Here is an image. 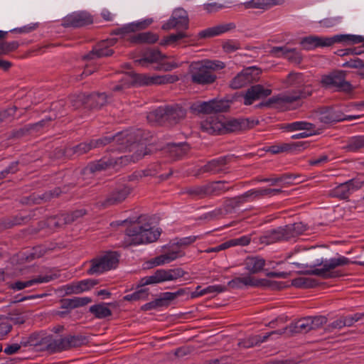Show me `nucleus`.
<instances>
[{
  "label": "nucleus",
  "instance_id": "obj_1",
  "mask_svg": "<svg viewBox=\"0 0 364 364\" xmlns=\"http://www.w3.org/2000/svg\"><path fill=\"white\" fill-rule=\"evenodd\" d=\"M142 216L136 220L126 219L120 224L129 223L125 230L124 244L125 246L139 245L156 241L161 235L159 229H154L149 223H142Z\"/></svg>",
  "mask_w": 364,
  "mask_h": 364
},
{
  "label": "nucleus",
  "instance_id": "obj_2",
  "mask_svg": "<svg viewBox=\"0 0 364 364\" xmlns=\"http://www.w3.org/2000/svg\"><path fill=\"white\" fill-rule=\"evenodd\" d=\"M111 141L118 144L119 150L125 151L129 149L130 151H134L132 156H121L114 159V161H117L115 168L121 167L128 164L130 161H136L140 159L146 153L143 152L144 144L137 142L136 134L130 131L118 132L117 134L110 136Z\"/></svg>",
  "mask_w": 364,
  "mask_h": 364
},
{
  "label": "nucleus",
  "instance_id": "obj_3",
  "mask_svg": "<svg viewBox=\"0 0 364 364\" xmlns=\"http://www.w3.org/2000/svg\"><path fill=\"white\" fill-rule=\"evenodd\" d=\"M178 80V77L175 75H146L144 74H134L133 75H126L121 80V82L112 87L113 91H120L129 87L134 82L139 83L140 85H162L167 83H173Z\"/></svg>",
  "mask_w": 364,
  "mask_h": 364
},
{
  "label": "nucleus",
  "instance_id": "obj_4",
  "mask_svg": "<svg viewBox=\"0 0 364 364\" xmlns=\"http://www.w3.org/2000/svg\"><path fill=\"white\" fill-rule=\"evenodd\" d=\"M352 262L364 266V262H351L348 257L340 255L338 257L322 260L321 263L317 264L318 267H314L309 273L323 279L336 278L342 275L339 272L334 271L336 267L348 265Z\"/></svg>",
  "mask_w": 364,
  "mask_h": 364
},
{
  "label": "nucleus",
  "instance_id": "obj_5",
  "mask_svg": "<svg viewBox=\"0 0 364 364\" xmlns=\"http://www.w3.org/2000/svg\"><path fill=\"white\" fill-rule=\"evenodd\" d=\"M313 90L311 85H305L301 90H292L279 94L277 97L270 98L267 105L269 103H277L279 105H286L289 109H294L300 105L299 100L306 98L312 95Z\"/></svg>",
  "mask_w": 364,
  "mask_h": 364
},
{
  "label": "nucleus",
  "instance_id": "obj_6",
  "mask_svg": "<svg viewBox=\"0 0 364 364\" xmlns=\"http://www.w3.org/2000/svg\"><path fill=\"white\" fill-rule=\"evenodd\" d=\"M187 274L182 268L174 269H159L149 276L144 277L140 279V286L155 284L166 282L176 281L184 277Z\"/></svg>",
  "mask_w": 364,
  "mask_h": 364
},
{
  "label": "nucleus",
  "instance_id": "obj_7",
  "mask_svg": "<svg viewBox=\"0 0 364 364\" xmlns=\"http://www.w3.org/2000/svg\"><path fill=\"white\" fill-rule=\"evenodd\" d=\"M188 77L192 83L207 85L213 83L217 77L212 71L200 62H195L191 64L188 70Z\"/></svg>",
  "mask_w": 364,
  "mask_h": 364
},
{
  "label": "nucleus",
  "instance_id": "obj_8",
  "mask_svg": "<svg viewBox=\"0 0 364 364\" xmlns=\"http://www.w3.org/2000/svg\"><path fill=\"white\" fill-rule=\"evenodd\" d=\"M321 83L323 87L336 91L350 92L353 88L351 84L346 81L343 71H333L322 76Z\"/></svg>",
  "mask_w": 364,
  "mask_h": 364
},
{
  "label": "nucleus",
  "instance_id": "obj_9",
  "mask_svg": "<svg viewBox=\"0 0 364 364\" xmlns=\"http://www.w3.org/2000/svg\"><path fill=\"white\" fill-rule=\"evenodd\" d=\"M230 107L229 101L225 100H211L206 102H198L191 106V109L202 114H213L228 111Z\"/></svg>",
  "mask_w": 364,
  "mask_h": 364
},
{
  "label": "nucleus",
  "instance_id": "obj_10",
  "mask_svg": "<svg viewBox=\"0 0 364 364\" xmlns=\"http://www.w3.org/2000/svg\"><path fill=\"white\" fill-rule=\"evenodd\" d=\"M189 25V18L187 11L183 8L175 9L169 19L165 22L161 28L168 31L173 28L176 29H188Z\"/></svg>",
  "mask_w": 364,
  "mask_h": 364
},
{
  "label": "nucleus",
  "instance_id": "obj_11",
  "mask_svg": "<svg viewBox=\"0 0 364 364\" xmlns=\"http://www.w3.org/2000/svg\"><path fill=\"white\" fill-rule=\"evenodd\" d=\"M363 181L356 178L341 183L331 191L330 195L333 197L342 199L348 198L353 193L361 188Z\"/></svg>",
  "mask_w": 364,
  "mask_h": 364
},
{
  "label": "nucleus",
  "instance_id": "obj_12",
  "mask_svg": "<svg viewBox=\"0 0 364 364\" xmlns=\"http://www.w3.org/2000/svg\"><path fill=\"white\" fill-rule=\"evenodd\" d=\"M131 192L132 188L129 186H119L107 195L106 198L101 201V205L103 208H108L118 205L119 203H122Z\"/></svg>",
  "mask_w": 364,
  "mask_h": 364
},
{
  "label": "nucleus",
  "instance_id": "obj_13",
  "mask_svg": "<svg viewBox=\"0 0 364 364\" xmlns=\"http://www.w3.org/2000/svg\"><path fill=\"white\" fill-rule=\"evenodd\" d=\"M29 341L33 346H40L42 350H46L50 352L61 351L60 346V338L58 339L53 338L51 335H35L30 336Z\"/></svg>",
  "mask_w": 364,
  "mask_h": 364
},
{
  "label": "nucleus",
  "instance_id": "obj_14",
  "mask_svg": "<svg viewBox=\"0 0 364 364\" xmlns=\"http://www.w3.org/2000/svg\"><path fill=\"white\" fill-rule=\"evenodd\" d=\"M109 142H111V137L108 136H105L96 140H90L89 142L80 143L72 148L68 149L66 154H70L73 153V154L80 156L88 152L94 148L105 146Z\"/></svg>",
  "mask_w": 364,
  "mask_h": 364
},
{
  "label": "nucleus",
  "instance_id": "obj_15",
  "mask_svg": "<svg viewBox=\"0 0 364 364\" xmlns=\"http://www.w3.org/2000/svg\"><path fill=\"white\" fill-rule=\"evenodd\" d=\"M259 74L257 68L249 67L242 70L230 82V86L232 89H240L252 82L255 80V75Z\"/></svg>",
  "mask_w": 364,
  "mask_h": 364
},
{
  "label": "nucleus",
  "instance_id": "obj_16",
  "mask_svg": "<svg viewBox=\"0 0 364 364\" xmlns=\"http://www.w3.org/2000/svg\"><path fill=\"white\" fill-rule=\"evenodd\" d=\"M92 23V18L85 11L73 12L66 16L63 22L65 27H81Z\"/></svg>",
  "mask_w": 364,
  "mask_h": 364
},
{
  "label": "nucleus",
  "instance_id": "obj_17",
  "mask_svg": "<svg viewBox=\"0 0 364 364\" xmlns=\"http://www.w3.org/2000/svg\"><path fill=\"white\" fill-rule=\"evenodd\" d=\"M271 53L276 57L284 58L289 62L299 64L302 60V55L296 48H289L286 46H275L271 50Z\"/></svg>",
  "mask_w": 364,
  "mask_h": 364
},
{
  "label": "nucleus",
  "instance_id": "obj_18",
  "mask_svg": "<svg viewBox=\"0 0 364 364\" xmlns=\"http://www.w3.org/2000/svg\"><path fill=\"white\" fill-rule=\"evenodd\" d=\"M258 122L255 123L253 120L250 121L248 119H233L230 120L223 119L224 128L223 129V134L249 129L252 128Z\"/></svg>",
  "mask_w": 364,
  "mask_h": 364
},
{
  "label": "nucleus",
  "instance_id": "obj_19",
  "mask_svg": "<svg viewBox=\"0 0 364 364\" xmlns=\"http://www.w3.org/2000/svg\"><path fill=\"white\" fill-rule=\"evenodd\" d=\"M201 129L210 134H222L224 128L223 119L218 116H210L201 122Z\"/></svg>",
  "mask_w": 364,
  "mask_h": 364
},
{
  "label": "nucleus",
  "instance_id": "obj_20",
  "mask_svg": "<svg viewBox=\"0 0 364 364\" xmlns=\"http://www.w3.org/2000/svg\"><path fill=\"white\" fill-rule=\"evenodd\" d=\"M301 46L305 50H312L318 47H328L333 44L332 37H321L317 36H309L303 38L300 41Z\"/></svg>",
  "mask_w": 364,
  "mask_h": 364
},
{
  "label": "nucleus",
  "instance_id": "obj_21",
  "mask_svg": "<svg viewBox=\"0 0 364 364\" xmlns=\"http://www.w3.org/2000/svg\"><path fill=\"white\" fill-rule=\"evenodd\" d=\"M271 93L272 90L270 89L264 88L261 85H253L246 91L244 95V104L250 105L255 101L266 97L270 95Z\"/></svg>",
  "mask_w": 364,
  "mask_h": 364
},
{
  "label": "nucleus",
  "instance_id": "obj_22",
  "mask_svg": "<svg viewBox=\"0 0 364 364\" xmlns=\"http://www.w3.org/2000/svg\"><path fill=\"white\" fill-rule=\"evenodd\" d=\"M263 284V280L247 274L243 277H236L229 281L228 286L232 289H242L245 287H259Z\"/></svg>",
  "mask_w": 364,
  "mask_h": 364
},
{
  "label": "nucleus",
  "instance_id": "obj_23",
  "mask_svg": "<svg viewBox=\"0 0 364 364\" xmlns=\"http://www.w3.org/2000/svg\"><path fill=\"white\" fill-rule=\"evenodd\" d=\"M316 117L321 122L330 124L343 121V114L333 108L326 107L317 111Z\"/></svg>",
  "mask_w": 364,
  "mask_h": 364
},
{
  "label": "nucleus",
  "instance_id": "obj_24",
  "mask_svg": "<svg viewBox=\"0 0 364 364\" xmlns=\"http://www.w3.org/2000/svg\"><path fill=\"white\" fill-rule=\"evenodd\" d=\"M185 255V252L179 249L169 250L168 252H164L154 258H153L150 263L153 267L156 266H162L171 262L177 259L178 258H181Z\"/></svg>",
  "mask_w": 364,
  "mask_h": 364
},
{
  "label": "nucleus",
  "instance_id": "obj_25",
  "mask_svg": "<svg viewBox=\"0 0 364 364\" xmlns=\"http://www.w3.org/2000/svg\"><path fill=\"white\" fill-rule=\"evenodd\" d=\"M59 274L57 273H53L50 274H46V275H40L37 277L35 279L28 280L26 282H16L15 283H13L10 284V288L14 290H21L24 288L31 287L33 284H41V283H47L50 281L54 280L57 278H58Z\"/></svg>",
  "mask_w": 364,
  "mask_h": 364
},
{
  "label": "nucleus",
  "instance_id": "obj_26",
  "mask_svg": "<svg viewBox=\"0 0 364 364\" xmlns=\"http://www.w3.org/2000/svg\"><path fill=\"white\" fill-rule=\"evenodd\" d=\"M114 43L115 41L113 39L101 42L92 49L86 58L93 59L95 58H102L112 55L114 51L112 49L109 48V46L114 45Z\"/></svg>",
  "mask_w": 364,
  "mask_h": 364
},
{
  "label": "nucleus",
  "instance_id": "obj_27",
  "mask_svg": "<svg viewBox=\"0 0 364 364\" xmlns=\"http://www.w3.org/2000/svg\"><path fill=\"white\" fill-rule=\"evenodd\" d=\"M310 318L309 317L304 318L296 321V322L291 323L290 325L287 326L282 331H277V335H281L286 331H289L291 334L295 333H306L311 331L310 328Z\"/></svg>",
  "mask_w": 364,
  "mask_h": 364
},
{
  "label": "nucleus",
  "instance_id": "obj_28",
  "mask_svg": "<svg viewBox=\"0 0 364 364\" xmlns=\"http://www.w3.org/2000/svg\"><path fill=\"white\" fill-rule=\"evenodd\" d=\"M227 163L228 159L225 156L214 159L202 166L200 171L212 174L219 173L225 170Z\"/></svg>",
  "mask_w": 364,
  "mask_h": 364
},
{
  "label": "nucleus",
  "instance_id": "obj_29",
  "mask_svg": "<svg viewBox=\"0 0 364 364\" xmlns=\"http://www.w3.org/2000/svg\"><path fill=\"white\" fill-rule=\"evenodd\" d=\"M234 28H235V24L234 23L220 24L201 31L200 32H199L198 36L200 38H211L221 35Z\"/></svg>",
  "mask_w": 364,
  "mask_h": 364
},
{
  "label": "nucleus",
  "instance_id": "obj_30",
  "mask_svg": "<svg viewBox=\"0 0 364 364\" xmlns=\"http://www.w3.org/2000/svg\"><path fill=\"white\" fill-rule=\"evenodd\" d=\"M88 342L87 338L82 335L68 336L60 338V346L62 350H68L71 348H76L86 344Z\"/></svg>",
  "mask_w": 364,
  "mask_h": 364
},
{
  "label": "nucleus",
  "instance_id": "obj_31",
  "mask_svg": "<svg viewBox=\"0 0 364 364\" xmlns=\"http://www.w3.org/2000/svg\"><path fill=\"white\" fill-rule=\"evenodd\" d=\"M285 87H294L295 90H301L306 84L304 75L301 73L291 72L285 79L282 80Z\"/></svg>",
  "mask_w": 364,
  "mask_h": 364
},
{
  "label": "nucleus",
  "instance_id": "obj_32",
  "mask_svg": "<svg viewBox=\"0 0 364 364\" xmlns=\"http://www.w3.org/2000/svg\"><path fill=\"white\" fill-rule=\"evenodd\" d=\"M284 2L283 0H250L242 4L245 9H257L262 10H267L270 8L281 5Z\"/></svg>",
  "mask_w": 364,
  "mask_h": 364
},
{
  "label": "nucleus",
  "instance_id": "obj_33",
  "mask_svg": "<svg viewBox=\"0 0 364 364\" xmlns=\"http://www.w3.org/2000/svg\"><path fill=\"white\" fill-rule=\"evenodd\" d=\"M164 56L156 49L148 50L143 53L142 58L134 60V63L141 67H146L147 64L154 63L163 59Z\"/></svg>",
  "mask_w": 364,
  "mask_h": 364
},
{
  "label": "nucleus",
  "instance_id": "obj_34",
  "mask_svg": "<svg viewBox=\"0 0 364 364\" xmlns=\"http://www.w3.org/2000/svg\"><path fill=\"white\" fill-rule=\"evenodd\" d=\"M278 333V331H273L269 333H267L263 336L262 335H255L252 336L247 338H245V339L240 341L239 342V346L245 348H252L255 346H257L263 342L267 341L269 338H270L272 336H274Z\"/></svg>",
  "mask_w": 364,
  "mask_h": 364
},
{
  "label": "nucleus",
  "instance_id": "obj_35",
  "mask_svg": "<svg viewBox=\"0 0 364 364\" xmlns=\"http://www.w3.org/2000/svg\"><path fill=\"white\" fill-rule=\"evenodd\" d=\"M245 269L250 273L257 274L263 269L265 265V259L260 257H248L245 260Z\"/></svg>",
  "mask_w": 364,
  "mask_h": 364
},
{
  "label": "nucleus",
  "instance_id": "obj_36",
  "mask_svg": "<svg viewBox=\"0 0 364 364\" xmlns=\"http://www.w3.org/2000/svg\"><path fill=\"white\" fill-rule=\"evenodd\" d=\"M152 22L153 20L151 18H147L137 22H132L119 28L117 33L124 35L134 32L137 30L144 29L148 27Z\"/></svg>",
  "mask_w": 364,
  "mask_h": 364
},
{
  "label": "nucleus",
  "instance_id": "obj_37",
  "mask_svg": "<svg viewBox=\"0 0 364 364\" xmlns=\"http://www.w3.org/2000/svg\"><path fill=\"white\" fill-rule=\"evenodd\" d=\"M117 164V161H114V159L103 157L101 159L90 164L87 168L90 172L95 173L96 171H100L109 168H115Z\"/></svg>",
  "mask_w": 364,
  "mask_h": 364
},
{
  "label": "nucleus",
  "instance_id": "obj_38",
  "mask_svg": "<svg viewBox=\"0 0 364 364\" xmlns=\"http://www.w3.org/2000/svg\"><path fill=\"white\" fill-rule=\"evenodd\" d=\"M86 97V106L90 109H100L107 103L105 93H93Z\"/></svg>",
  "mask_w": 364,
  "mask_h": 364
},
{
  "label": "nucleus",
  "instance_id": "obj_39",
  "mask_svg": "<svg viewBox=\"0 0 364 364\" xmlns=\"http://www.w3.org/2000/svg\"><path fill=\"white\" fill-rule=\"evenodd\" d=\"M166 121L170 123H177L186 116L185 110L178 106L166 107Z\"/></svg>",
  "mask_w": 364,
  "mask_h": 364
},
{
  "label": "nucleus",
  "instance_id": "obj_40",
  "mask_svg": "<svg viewBox=\"0 0 364 364\" xmlns=\"http://www.w3.org/2000/svg\"><path fill=\"white\" fill-rule=\"evenodd\" d=\"M159 40V36L151 32H144L132 36L130 42L134 43H154Z\"/></svg>",
  "mask_w": 364,
  "mask_h": 364
},
{
  "label": "nucleus",
  "instance_id": "obj_41",
  "mask_svg": "<svg viewBox=\"0 0 364 364\" xmlns=\"http://www.w3.org/2000/svg\"><path fill=\"white\" fill-rule=\"evenodd\" d=\"M89 311L96 318L103 319L112 315V311L108 307V304L101 303L92 305Z\"/></svg>",
  "mask_w": 364,
  "mask_h": 364
},
{
  "label": "nucleus",
  "instance_id": "obj_42",
  "mask_svg": "<svg viewBox=\"0 0 364 364\" xmlns=\"http://www.w3.org/2000/svg\"><path fill=\"white\" fill-rule=\"evenodd\" d=\"M166 107H159L147 114V120L150 123H162L166 121Z\"/></svg>",
  "mask_w": 364,
  "mask_h": 364
},
{
  "label": "nucleus",
  "instance_id": "obj_43",
  "mask_svg": "<svg viewBox=\"0 0 364 364\" xmlns=\"http://www.w3.org/2000/svg\"><path fill=\"white\" fill-rule=\"evenodd\" d=\"M364 148V135L353 136L348 140L346 149L350 152H356Z\"/></svg>",
  "mask_w": 364,
  "mask_h": 364
},
{
  "label": "nucleus",
  "instance_id": "obj_44",
  "mask_svg": "<svg viewBox=\"0 0 364 364\" xmlns=\"http://www.w3.org/2000/svg\"><path fill=\"white\" fill-rule=\"evenodd\" d=\"M332 40L333 41V44L340 42L352 43L355 44L364 42V37L359 35L343 34L333 36Z\"/></svg>",
  "mask_w": 364,
  "mask_h": 364
},
{
  "label": "nucleus",
  "instance_id": "obj_45",
  "mask_svg": "<svg viewBox=\"0 0 364 364\" xmlns=\"http://www.w3.org/2000/svg\"><path fill=\"white\" fill-rule=\"evenodd\" d=\"M281 241L278 228L264 232L259 237V242L262 244L269 245Z\"/></svg>",
  "mask_w": 364,
  "mask_h": 364
},
{
  "label": "nucleus",
  "instance_id": "obj_46",
  "mask_svg": "<svg viewBox=\"0 0 364 364\" xmlns=\"http://www.w3.org/2000/svg\"><path fill=\"white\" fill-rule=\"evenodd\" d=\"M108 271L101 257L91 260V267L87 270L88 274H99Z\"/></svg>",
  "mask_w": 364,
  "mask_h": 364
},
{
  "label": "nucleus",
  "instance_id": "obj_47",
  "mask_svg": "<svg viewBox=\"0 0 364 364\" xmlns=\"http://www.w3.org/2000/svg\"><path fill=\"white\" fill-rule=\"evenodd\" d=\"M186 193L196 198H202L206 196H210L209 195V190H208V184L200 186H193L188 188L186 190Z\"/></svg>",
  "mask_w": 364,
  "mask_h": 364
},
{
  "label": "nucleus",
  "instance_id": "obj_48",
  "mask_svg": "<svg viewBox=\"0 0 364 364\" xmlns=\"http://www.w3.org/2000/svg\"><path fill=\"white\" fill-rule=\"evenodd\" d=\"M286 128L289 131L307 130V132H309L314 129L315 126L314 124L309 122L299 121L287 124Z\"/></svg>",
  "mask_w": 364,
  "mask_h": 364
},
{
  "label": "nucleus",
  "instance_id": "obj_49",
  "mask_svg": "<svg viewBox=\"0 0 364 364\" xmlns=\"http://www.w3.org/2000/svg\"><path fill=\"white\" fill-rule=\"evenodd\" d=\"M296 176L291 174H283L279 177L274 178H264L260 181L270 183L272 186L277 185L279 183H291L293 179H295Z\"/></svg>",
  "mask_w": 364,
  "mask_h": 364
},
{
  "label": "nucleus",
  "instance_id": "obj_50",
  "mask_svg": "<svg viewBox=\"0 0 364 364\" xmlns=\"http://www.w3.org/2000/svg\"><path fill=\"white\" fill-rule=\"evenodd\" d=\"M101 258L108 271L115 268L119 261L117 254L114 252H108L103 256H101Z\"/></svg>",
  "mask_w": 364,
  "mask_h": 364
},
{
  "label": "nucleus",
  "instance_id": "obj_51",
  "mask_svg": "<svg viewBox=\"0 0 364 364\" xmlns=\"http://www.w3.org/2000/svg\"><path fill=\"white\" fill-rule=\"evenodd\" d=\"M343 326H352L356 322H360L361 323H364V313H356L353 315H348L346 316H342Z\"/></svg>",
  "mask_w": 364,
  "mask_h": 364
},
{
  "label": "nucleus",
  "instance_id": "obj_52",
  "mask_svg": "<svg viewBox=\"0 0 364 364\" xmlns=\"http://www.w3.org/2000/svg\"><path fill=\"white\" fill-rule=\"evenodd\" d=\"M229 188L226 187L225 183L223 181H215L208 183L209 195H220Z\"/></svg>",
  "mask_w": 364,
  "mask_h": 364
},
{
  "label": "nucleus",
  "instance_id": "obj_53",
  "mask_svg": "<svg viewBox=\"0 0 364 364\" xmlns=\"http://www.w3.org/2000/svg\"><path fill=\"white\" fill-rule=\"evenodd\" d=\"M261 198L260 188L250 189L240 195V200H242L244 203L252 202Z\"/></svg>",
  "mask_w": 364,
  "mask_h": 364
},
{
  "label": "nucleus",
  "instance_id": "obj_54",
  "mask_svg": "<svg viewBox=\"0 0 364 364\" xmlns=\"http://www.w3.org/2000/svg\"><path fill=\"white\" fill-rule=\"evenodd\" d=\"M149 296V291L147 289H141L134 291L132 294H127L124 296V300L126 301H138L146 300Z\"/></svg>",
  "mask_w": 364,
  "mask_h": 364
},
{
  "label": "nucleus",
  "instance_id": "obj_55",
  "mask_svg": "<svg viewBox=\"0 0 364 364\" xmlns=\"http://www.w3.org/2000/svg\"><path fill=\"white\" fill-rule=\"evenodd\" d=\"M70 223V216L60 215L53 217L48 220V225L53 228H59L63 225Z\"/></svg>",
  "mask_w": 364,
  "mask_h": 364
},
{
  "label": "nucleus",
  "instance_id": "obj_56",
  "mask_svg": "<svg viewBox=\"0 0 364 364\" xmlns=\"http://www.w3.org/2000/svg\"><path fill=\"white\" fill-rule=\"evenodd\" d=\"M78 291L80 293L90 290L94 286L98 284V280L94 279H86L76 282Z\"/></svg>",
  "mask_w": 364,
  "mask_h": 364
},
{
  "label": "nucleus",
  "instance_id": "obj_57",
  "mask_svg": "<svg viewBox=\"0 0 364 364\" xmlns=\"http://www.w3.org/2000/svg\"><path fill=\"white\" fill-rule=\"evenodd\" d=\"M230 2H228L226 4H219L217 2L204 4L203 8L207 13H215L225 8L230 7Z\"/></svg>",
  "mask_w": 364,
  "mask_h": 364
},
{
  "label": "nucleus",
  "instance_id": "obj_58",
  "mask_svg": "<svg viewBox=\"0 0 364 364\" xmlns=\"http://www.w3.org/2000/svg\"><path fill=\"white\" fill-rule=\"evenodd\" d=\"M251 238L249 235H243L238 238L231 239L228 241L229 247L235 246H246L250 244Z\"/></svg>",
  "mask_w": 364,
  "mask_h": 364
},
{
  "label": "nucleus",
  "instance_id": "obj_59",
  "mask_svg": "<svg viewBox=\"0 0 364 364\" xmlns=\"http://www.w3.org/2000/svg\"><path fill=\"white\" fill-rule=\"evenodd\" d=\"M12 326L9 318L0 317V339H2L11 330Z\"/></svg>",
  "mask_w": 364,
  "mask_h": 364
},
{
  "label": "nucleus",
  "instance_id": "obj_60",
  "mask_svg": "<svg viewBox=\"0 0 364 364\" xmlns=\"http://www.w3.org/2000/svg\"><path fill=\"white\" fill-rule=\"evenodd\" d=\"M185 37H186V35L183 32H178L176 34H171L161 40L160 45L167 46Z\"/></svg>",
  "mask_w": 364,
  "mask_h": 364
},
{
  "label": "nucleus",
  "instance_id": "obj_61",
  "mask_svg": "<svg viewBox=\"0 0 364 364\" xmlns=\"http://www.w3.org/2000/svg\"><path fill=\"white\" fill-rule=\"evenodd\" d=\"M342 21L341 16H336V17H328L326 18L319 21L320 25L324 28H331L333 27L338 23H340Z\"/></svg>",
  "mask_w": 364,
  "mask_h": 364
},
{
  "label": "nucleus",
  "instance_id": "obj_62",
  "mask_svg": "<svg viewBox=\"0 0 364 364\" xmlns=\"http://www.w3.org/2000/svg\"><path fill=\"white\" fill-rule=\"evenodd\" d=\"M310 318L311 330L316 329L321 327L327 321L326 317L323 316H318L314 317H309Z\"/></svg>",
  "mask_w": 364,
  "mask_h": 364
},
{
  "label": "nucleus",
  "instance_id": "obj_63",
  "mask_svg": "<svg viewBox=\"0 0 364 364\" xmlns=\"http://www.w3.org/2000/svg\"><path fill=\"white\" fill-rule=\"evenodd\" d=\"M288 226L294 237L301 235L306 230V225L300 222L289 224Z\"/></svg>",
  "mask_w": 364,
  "mask_h": 364
},
{
  "label": "nucleus",
  "instance_id": "obj_64",
  "mask_svg": "<svg viewBox=\"0 0 364 364\" xmlns=\"http://www.w3.org/2000/svg\"><path fill=\"white\" fill-rule=\"evenodd\" d=\"M72 309L84 306L92 301L91 298L87 296L83 297H74L71 299Z\"/></svg>",
  "mask_w": 364,
  "mask_h": 364
}]
</instances>
